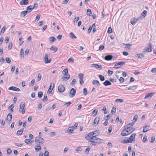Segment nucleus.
Masks as SVG:
<instances>
[{
    "mask_svg": "<svg viewBox=\"0 0 156 156\" xmlns=\"http://www.w3.org/2000/svg\"><path fill=\"white\" fill-rule=\"evenodd\" d=\"M124 129L126 130V132L128 134L133 132L135 130V128L134 127H131L130 126H126L124 127Z\"/></svg>",
    "mask_w": 156,
    "mask_h": 156,
    "instance_id": "nucleus-1",
    "label": "nucleus"
},
{
    "mask_svg": "<svg viewBox=\"0 0 156 156\" xmlns=\"http://www.w3.org/2000/svg\"><path fill=\"white\" fill-rule=\"evenodd\" d=\"M43 140L44 139L40 136L36 137L35 138V142L36 144L39 143L42 144L44 143Z\"/></svg>",
    "mask_w": 156,
    "mask_h": 156,
    "instance_id": "nucleus-2",
    "label": "nucleus"
},
{
    "mask_svg": "<svg viewBox=\"0 0 156 156\" xmlns=\"http://www.w3.org/2000/svg\"><path fill=\"white\" fill-rule=\"evenodd\" d=\"M25 104L24 102H22L20 104L19 111L20 112H22L23 114H24L25 112V109H24Z\"/></svg>",
    "mask_w": 156,
    "mask_h": 156,
    "instance_id": "nucleus-3",
    "label": "nucleus"
},
{
    "mask_svg": "<svg viewBox=\"0 0 156 156\" xmlns=\"http://www.w3.org/2000/svg\"><path fill=\"white\" fill-rule=\"evenodd\" d=\"M90 67H95V68L100 70L102 68V66L101 65H99L97 64H94L91 65Z\"/></svg>",
    "mask_w": 156,
    "mask_h": 156,
    "instance_id": "nucleus-4",
    "label": "nucleus"
},
{
    "mask_svg": "<svg viewBox=\"0 0 156 156\" xmlns=\"http://www.w3.org/2000/svg\"><path fill=\"white\" fill-rule=\"evenodd\" d=\"M76 92V90L75 89L72 88L70 92V97L72 98L74 96Z\"/></svg>",
    "mask_w": 156,
    "mask_h": 156,
    "instance_id": "nucleus-5",
    "label": "nucleus"
},
{
    "mask_svg": "<svg viewBox=\"0 0 156 156\" xmlns=\"http://www.w3.org/2000/svg\"><path fill=\"white\" fill-rule=\"evenodd\" d=\"M44 62L45 63H49L51 62V58L48 59V55L47 54H45L44 57Z\"/></svg>",
    "mask_w": 156,
    "mask_h": 156,
    "instance_id": "nucleus-6",
    "label": "nucleus"
},
{
    "mask_svg": "<svg viewBox=\"0 0 156 156\" xmlns=\"http://www.w3.org/2000/svg\"><path fill=\"white\" fill-rule=\"evenodd\" d=\"M58 90L60 92H62L65 90V87L63 85H60L58 88Z\"/></svg>",
    "mask_w": 156,
    "mask_h": 156,
    "instance_id": "nucleus-7",
    "label": "nucleus"
},
{
    "mask_svg": "<svg viewBox=\"0 0 156 156\" xmlns=\"http://www.w3.org/2000/svg\"><path fill=\"white\" fill-rule=\"evenodd\" d=\"M8 90L17 91H20V89L13 86L9 87L8 88Z\"/></svg>",
    "mask_w": 156,
    "mask_h": 156,
    "instance_id": "nucleus-8",
    "label": "nucleus"
},
{
    "mask_svg": "<svg viewBox=\"0 0 156 156\" xmlns=\"http://www.w3.org/2000/svg\"><path fill=\"white\" fill-rule=\"evenodd\" d=\"M125 62H115L114 63V64H115L114 66H122L123 65H124L125 63Z\"/></svg>",
    "mask_w": 156,
    "mask_h": 156,
    "instance_id": "nucleus-9",
    "label": "nucleus"
},
{
    "mask_svg": "<svg viewBox=\"0 0 156 156\" xmlns=\"http://www.w3.org/2000/svg\"><path fill=\"white\" fill-rule=\"evenodd\" d=\"M102 140L95 137V138L94 139V143H102Z\"/></svg>",
    "mask_w": 156,
    "mask_h": 156,
    "instance_id": "nucleus-10",
    "label": "nucleus"
},
{
    "mask_svg": "<svg viewBox=\"0 0 156 156\" xmlns=\"http://www.w3.org/2000/svg\"><path fill=\"white\" fill-rule=\"evenodd\" d=\"M28 0H22L20 2V4L21 5H26L28 3Z\"/></svg>",
    "mask_w": 156,
    "mask_h": 156,
    "instance_id": "nucleus-11",
    "label": "nucleus"
},
{
    "mask_svg": "<svg viewBox=\"0 0 156 156\" xmlns=\"http://www.w3.org/2000/svg\"><path fill=\"white\" fill-rule=\"evenodd\" d=\"M154 93H148L145 96L144 98L145 99H147V98H151L153 95V94Z\"/></svg>",
    "mask_w": 156,
    "mask_h": 156,
    "instance_id": "nucleus-12",
    "label": "nucleus"
},
{
    "mask_svg": "<svg viewBox=\"0 0 156 156\" xmlns=\"http://www.w3.org/2000/svg\"><path fill=\"white\" fill-rule=\"evenodd\" d=\"M136 136L135 133H133L132 134L129 138V140H130V142L131 143L133 141H134V139Z\"/></svg>",
    "mask_w": 156,
    "mask_h": 156,
    "instance_id": "nucleus-13",
    "label": "nucleus"
},
{
    "mask_svg": "<svg viewBox=\"0 0 156 156\" xmlns=\"http://www.w3.org/2000/svg\"><path fill=\"white\" fill-rule=\"evenodd\" d=\"M74 129V128L73 126L69 127L68 130L66 131V133H72V131H73Z\"/></svg>",
    "mask_w": 156,
    "mask_h": 156,
    "instance_id": "nucleus-14",
    "label": "nucleus"
},
{
    "mask_svg": "<svg viewBox=\"0 0 156 156\" xmlns=\"http://www.w3.org/2000/svg\"><path fill=\"white\" fill-rule=\"evenodd\" d=\"M95 136H93L92 137L88 138V137H86V138L89 140L90 142L94 143V139L95 138Z\"/></svg>",
    "mask_w": 156,
    "mask_h": 156,
    "instance_id": "nucleus-15",
    "label": "nucleus"
},
{
    "mask_svg": "<svg viewBox=\"0 0 156 156\" xmlns=\"http://www.w3.org/2000/svg\"><path fill=\"white\" fill-rule=\"evenodd\" d=\"M12 118V115L11 113H9L7 116L6 120L8 122H10Z\"/></svg>",
    "mask_w": 156,
    "mask_h": 156,
    "instance_id": "nucleus-16",
    "label": "nucleus"
},
{
    "mask_svg": "<svg viewBox=\"0 0 156 156\" xmlns=\"http://www.w3.org/2000/svg\"><path fill=\"white\" fill-rule=\"evenodd\" d=\"M149 126H143L144 129H143V132L144 133H145L148 131V130H149Z\"/></svg>",
    "mask_w": 156,
    "mask_h": 156,
    "instance_id": "nucleus-17",
    "label": "nucleus"
},
{
    "mask_svg": "<svg viewBox=\"0 0 156 156\" xmlns=\"http://www.w3.org/2000/svg\"><path fill=\"white\" fill-rule=\"evenodd\" d=\"M34 9L33 7V6L32 5H30L27 6V11H28V12H31Z\"/></svg>",
    "mask_w": 156,
    "mask_h": 156,
    "instance_id": "nucleus-18",
    "label": "nucleus"
},
{
    "mask_svg": "<svg viewBox=\"0 0 156 156\" xmlns=\"http://www.w3.org/2000/svg\"><path fill=\"white\" fill-rule=\"evenodd\" d=\"M113 56L112 55H108L105 56V58L106 60H110L112 59Z\"/></svg>",
    "mask_w": 156,
    "mask_h": 156,
    "instance_id": "nucleus-19",
    "label": "nucleus"
},
{
    "mask_svg": "<svg viewBox=\"0 0 156 156\" xmlns=\"http://www.w3.org/2000/svg\"><path fill=\"white\" fill-rule=\"evenodd\" d=\"M146 51L148 52H151L152 51V47L151 44H149L148 47L146 49Z\"/></svg>",
    "mask_w": 156,
    "mask_h": 156,
    "instance_id": "nucleus-20",
    "label": "nucleus"
},
{
    "mask_svg": "<svg viewBox=\"0 0 156 156\" xmlns=\"http://www.w3.org/2000/svg\"><path fill=\"white\" fill-rule=\"evenodd\" d=\"M103 84L105 86H108V85H111L112 83L110 82L108 80H106L105 82L103 83Z\"/></svg>",
    "mask_w": 156,
    "mask_h": 156,
    "instance_id": "nucleus-21",
    "label": "nucleus"
},
{
    "mask_svg": "<svg viewBox=\"0 0 156 156\" xmlns=\"http://www.w3.org/2000/svg\"><path fill=\"white\" fill-rule=\"evenodd\" d=\"M41 146L37 144L36 145H35L34 147V149L36 151H39L41 149Z\"/></svg>",
    "mask_w": 156,
    "mask_h": 156,
    "instance_id": "nucleus-22",
    "label": "nucleus"
},
{
    "mask_svg": "<svg viewBox=\"0 0 156 156\" xmlns=\"http://www.w3.org/2000/svg\"><path fill=\"white\" fill-rule=\"evenodd\" d=\"M92 83L94 85H100V84L99 81L96 80H94L92 81Z\"/></svg>",
    "mask_w": 156,
    "mask_h": 156,
    "instance_id": "nucleus-23",
    "label": "nucleus"
},
{
    "mask_svg": "<svg viewBox=\"0 0 156 156\" xmlns=\"http://www.w3.org/2000/svg\"><path fill=\"white\" fill-rule=\"evenodd\" d=\"M124 45H125L126 46L125 47V49L126 50H128L130 49V47L132 45V44H123Z\"/></svg>",
    "mask_w": 156,
    "mask_h": 156,
    "instance_id": "nucleus-24",
    "label": "nucleus"
},
{
    "mask_svg": "<svg viewBox=\"0 0 156 156\" xmlns=\"http://www.w3.org/2000/svg\"><path fill=\"white\" fill-rule=\"evenodd\" d=\"M95 27V24L94 23L93 24L92 26H90L88 30V33H90L91 30L92 29V28H94Z\"/></svg>",
    "mask_w": 156,
    "mask_h": 156,
    "instance_id": "nucleus-25",
    "label": "nucleus"
},
{
    "mask_svg": "<svg viewBox=\"0 0 156 156\" xmlns=\"http://www.w3.org/2000/svg\"><path fill=\"white\" fill-rule=\"evenodd\" d=\"M23 51L22 48H21L20 50V57L21 59H23L24 58L23 56Z\"/></svg>",
    "mask_w": 156,
    "mask_h": 156,
    "instance_id": "nucleus-26",
    "label": "nucleus"
},
{
    "mask_svg": "<svg viewBox=\"0 0 156 156\" xmlns=\"http://www.w3.org/2000/svg\"><path fill=\"white\" fill-rule=\"evenodd\" d=\"M129 134L128 133L126 132V130L125 129V130H124L121 133V135L123 136H125L127 135H128Z\"/></svg>",
    "mask_w": 156,
    "mask_h": 156,
    "instance_id": "nucleus-27",
    "label": "nucleus"
},
{
    "mask_svg": "<svg viewBox=\"0 0 156 156\" xmlns=\"http://www.w3.org/2000/svg\"><path fill=\"white\" fill-rule=\"evenodd\" d=\"M100 118L99 117L96 118L94 121V123L95 124H97V125L98 124L100 120Z\"/></svg>",
    "mask_w": 156,
    "mask_h": 156,
    "instance_id": "nucleus-28",
    "label": "nucleus"
},
{
    "mask_svg": "<svg viewBox=\"0 0 156 156\" xmlns=\"http://www.w3.org/2000/svg\"><path fill=\"white\" fill-rule=\"evenodd\" d=\"M69 36L72 39H74L76 38V37L72 32L69 33Z\"/></svg>",
    "mask_w": 156,
    "mask_h": 156,
    "instance_id": "nucleus-29",
    "label": "nucleus"
},
{
    "mask_svg": "<svg viewBox=\"0 0 156 156\" xmlns=\"http://www.w3.org/2000/svg\"><path fill=\"white\" fill-rule=\"evenodd\" d=\"M23 130L24 129L23 128L18 130L17 132V134L18 135H21L22 133Z\"/></svg>",
    "mask_w": 156,
    "mask_h": 156,
    "instance_id": "nucleus-30",
    "label": "nucleus"
},
{
    "mask_svg": "<svg viewBox=\"0 0 156 156\" xmlns=\"http://www.w3.org/2000/svg\"><path fill=\"white\" fill-rule=\"evenodd\" d=\"M50 49L54 51V52H56L58 50V48L56 47H53V46H51Z\"/></svg>",
    "mask_w": 156,
    "mask_h": 156,
    "instance_id": "nucleus-31",
    "label": "nucleus"
},
{
    "mask_svg": "<svg viewBox=\"0 0 156 156\" xmlns=\"http://www.w3.org/2000/svg\"><path fill=\"white\" fill-rule=\"evenodd\" d=\"M47 99L48 98L46 94H44V97L42 99V101L44 102L47 100Z\"/></svg>",
    "mask_w": 156,
    "mask_h": 156,
    "instance_id": "nucleus-32",
    "label": "nucleus"
},
{
    "mask_svg": "<svg viewBox=\"0 0 156 156\" xmlns=\"http://www.w3.org/2000/svg\"><path fill=\"white\" fill-rule=\"evenodd\" d=\"M28 12V11L26 10L22 11L21 12L20 15H21L22 16L24 17L27 14Z\"/></svg>",
    "mask_w": 156,
    "mask_h": 156,
    "instance_id": "nucleus-33",
    "label": "nucleus"
},
{
    "mask_svg": "<svg viewBox=\"0 0 156 156\" xmlns=\"http://www.w3.org/2000/svg\"><path fill=\"white\" fill-rule=\"evenodd\" d=\"M137 19L134 18L133 20L131 21L130 23L134 25L137 22Z\"/></svg>",
    "mask_w": 156,
    "mask_h": 156,
    "instance_id": "nucleus-34",
    "label": "nucleus"
},
{
    "mask_svg": "<svg viewBox=\"0 0 156 156\" xmlns=\"http://www.w3.org/2000/svg\"><path fill=\"white\" fill-rule=\"evenodd\" d=\"M68 69H65L62 71L63 74L65 75H66L68 73Z\"/></svg>",
    "mask_w": 156,
    "mask_h": 156,
    "instance_id": "nucleus-35",
    "label": "nucleus"
},
{
    "mask_svg": "<svg viewBox=\"0 0 156 156\" xmlns=\"http://www.w3.org/2000/svg\"><path fill=\"white\" fill-rule=\"evenodd\" d=\"M98 112V110L94 109L92 112V114L93 115V116H95Z\"/></svg>",
    "mask_w": 156,
    "mask_h": 156,
    "instance_id": "nucleus-36",
    "label": "nucleus"
},
{
    "mask_svg": "<svg viewBox=\"0 0 156 156\" xmlns=\"http://www.w3.org/2000/svg\"><path fill=\"white\" fill-rule=\"evenodd\" d=\"M87 15L88 16H91L92 14L91 10V9H87Z\"/></svg>",
    "mask_w": 156,
    "mask_h": 156,
    "instance_id": "nucleus-37",
    "label": "nucleus"
},
{
    "mask_svg": "<svg viewBox=\"0 0 156 156\" xmlns=\"http://www.w3.org/2000/svg\"><path fill=\"white\" fill-rule=\"evenodd\" d=\"M88 138H90L92 137V136H95V135L94 134V133H93V132H90L88 134Z\"/></svg>",
    "mask_w": 156,
    "mask_h": 156,
    "instance_id": "nucleus-38",
    "label": "nucleus"
},
{
    "mask_svg": "<svg viewBox=\"0 0 156 156\" xmlns=\"http://www.w3.org/2000/svg\"><path fill=\"white\" fill-rule=\"evenodd\" d=\"M93 133H94V134L95 135V136H96L99 134V133H100V131L99 130H97L95 131Z\"/></svg>",
    "mask_w": 156,
    "mask_h": 156,
    "instance_id": "nucleus-39",
    "label": "nucleus"
},
{
    "mask_svg": "<svg viewBox=\"0 0 156 156\" xmlns=\"http://www.w3.org/2000/svg\"><path fill=\"white\" fill-rule=\"evenodd\" d=\"M136 57L138 58H141L142 57H144V55L143 54H137Z\"/></svg>",
    "mask_w": 156,
    "mask_h": 156,
    "instance_id": "nucleus-40",
    "label": "nucleus"
},
{
    "mask_svg": "<svg viewBox=\"0 0 156 156\" xmlns=\"http://www.w3.org/2000/svg\"><path fill=\"white\" fill-rule=\"evenodd\" d=\"M49 40L52 42H54L56 40V39L53 37H49Z\"/></svg>",
    "mask_w": 156,
    "mask_h": 156,
    "instance_id": "nucleus-41",
    "label": "nucleus"
},
{
    "mask_svg": "<svg viewBox=\"0 0 156 156\" xmlns=\"http://www.w3.org/2000/svg\"><path fill=\"white\" fill-rule=\"evenodd\" d=\"M99 76L101 81H103L105 80V77L103 76L99 75Z\"/></svg>",
    "mask_w": 156,
    "mask_h": 156,
    "instance_id": "nucleus-42",
    "label": "nucleus"
},
{
    "mask_svg": "<svg viewBox=\"0 0 156 156\" xmlns=\"http://www.w3.org/2000/svg\"><path fill=\"white\" fill-rule=\"evenodd\" d=\"M42 92L41 91L39 92L38 93V96L39 98H41L42 96Z\"/></svg>",
    "mask_w": 156,
    "mask_h": 156,
    "instance_id": "nucleus-43",
    "label": "nucleus"
},
{
    "mask_svg": "<svg viewBox=\"0 0 156 156\" xmlns=\"http://www.w3.org/2000/svg\"><path fill=\"white\" fill-rule=\"evenodd\" d=\"M138 115H134V118L133 119V121L134 122H135L136 121L137 119H138Z\"/></svg>",
    "mask_w": 156,
    "mask_h": 156,
    "instance_id": "nucleus-44",
    "label": "nucleus"
},
{
    "mask_svg": "<svg viewBox=\"0 0 156 156\" xmlns=\"http://www.w3.org/2000/svg\"><path fill=\"white\" fill-rule=\"evenodd\" d=\"M83 94L86 95L87 94V90L86 88H84L83 90Z\"/></svg>",
    "mask_w": 156,
    "mask_h": 156,
    "instance_id": "nucleus-45",
    "label": "nucleus"
},
{
    "mask_svg": "<svg viewBox=\"0 0 156 156\" xmlns=\"http://www.w3.org/2000/svg\"><path fill=\"white\" fill-rule=\"evenodd\" d=\"M24 142L28 144L29 143H31V141L29 139H26L25 140Z\"/></svg>",
    "mask_w": 156,
    "mask_h": 156,
    "instance_id": "nucleus-46",
    "label": "nucleus"
},
{
    "mask_svg": "<svg viewBox=\"0 0 156 156\" xmlns=\"http://www.w3.org/2000/svg\"><path fill=\"white\" fill-rule=\"evenodd\" d=\"M78 78L80 79H82L83 78V74L82 73H80L78 75Z\"/></svg>",
    "mask_w": 156,
    "mask_h": 156,
    "instance_id": "nucleus-47",
    "label": "nucleus"
},
{
    "mask_svg": "<svg viewBox=\"0 0 156 156\" xmlns=\"http://www.w3.org/2000/svg\"><path fill=\"white\" fill-rule=\"evenodd\" d=\"M112 32V28L111 27H109L108 30V34H111Z\"/></svg>",
    "mask_w": 156,
    "mask_h": 156,
    "instance_id": "nucleus-48",
    "label": "nucleus"
},
{
    "mask_svg": "<svg viewBox=\"0 0 156 156\" xmlns=\"http://www.w3.org/2000/svg\"><path fill=\"white\" fill-rule=\"evenodd\" d=\"M147 13V11L145 10H144L143 12L142 13V15L143 16V17H144L145 16H146Z\"/></svg>",
    "mask_w": 156,
    "mask_h": 156,
    "instance_id": "nucleus-49",
    "label": "nucleus"
},
{
    "mask_svg": "<svg viewBox=\"0 0 156 156\" xmlns=\"http://www.w3.org/2000/svg\"><path fill=\"white\" fill-rule=\"evenodd\" d=\"M136 88V87L135 86H130L128 89V90H134Z\"/></svg>",
    "mask_w": 156,
    "mask_h": 156,
    "instance_id": "nucleus-50",
    "label": "nucleus"
},
{
    "mask_svg": "<svg viewBox=\"0 0 156 156\" xmlns=\"http://www.w3.org/2000/svg\"><path fill=\"white\" fill-rule=\"evenodd\" d=\"M49 155V153L47 151H45L44 153V156H48Z\"/></svg>",
    "mask_w": 156,
    "mask_h": 156,
    "instance_id": "nucleus-51",
    "label": "nucleus"
},
{
    "mask_svg": "<svg viewBox=\"0 0 156 156\" xmlns=\"http://www.w3.org/2000/svg\"><path fill=\"white\" fill-rule=\"evenodd\" d=\"M124 100L123 99L117 98L115 100V101L116 102H122Z\"/></svg>",
    "mask_w": 156,
    "mask_h": 156,
    "instance_id": "nucleus-52",
    "label": "nucleus"
},
{
    "mask_svg": "<svg viewBox=\"0 0 156 156\" xmlns=\"http://www.w3.org/2000/svg\"><path fill=\"white\" fill-rule=\"evenodd\" d=\"M5 61L8 63H10L11 62V60L9 58L6 57L5 58Z\"/></svg>",
    "mask_w": 156,
    "mask_h": 156,
    "instance_id": "nucleus-53",
    "label": "nucleus"
},
{
    "mask_svg": "<svg viewBox=\"0 0 156 156\" xmlns=\"http://www.w3.org/2000/svg\"><path fill=\"white\" fill-rule=\"evenodd\" d=\"M71 102H68L66 103H65L64 106H65V107H68L69 105L70 104Z\"/></svg>",
    "mask_w": 156,
    "mask_h": 156,
    "instance_id": "nucleus-54",
    "label": "nucleus"
},
{
    "mask_svg": "<svg viewBox=\"0 0 156 156\" xmlns=\"http://www.w3.org/2000/svg\"><path fill=\"white\" fill-rule=\"evenodd\" d=\"M51 85H52V83H51V84L50 86V87H49V88L48 89V91L50 93H51V92H52V90L53 89V88H51Z\"/></svg>",
    "mask_w": 156,
    "mask_h": 156,
    "instance_id": "nucleus-55",
    "label": "nucleus"
},
{
    "mask_svg": "<svg viewBox=\"0 0 156 156\" xmlns=\"http://www.w3.org/2000/svg\"><path fill=\"white\" fill-rule=\"evenodd\" d=\"M41 79V75L40 74H38L37 76V81H39Z\"/></svg>",
    "mask_w": 156,
    "mask_h": 156,
    "instance_id": "nucleus-56",
    "label": "nucleus"
},
{
    "mask_svg": "<svg viewBox=\"0 0 156 156\" xmlns=\"http://www.w3.org/2000/svg\"><path fill=\"white\" fill-rule=\"evenodd\" d=\"M116 111V108L113 107L111 111V112L112 114H113L115 113Z\"/></svg>",
    "mask_w": 156,
    "mask_h": 156,
    "instance_id": "nucleus-57",
    "label": "nucleus"
},
{
    "mask_svg": "<svg viewBox=\"0 0 156 156\" xmlns=\"http://www.w3.org/2000/svg\"><path fill=\"white\" fill-rule=\"evenodd\" d=\"M79 83L80 84V85H82L83 83L84 82L83 80V78L80 79Z\"/></svg>",
    "mask_w": 156,
    "mask_h": 156,
    "instance_id": "nucleus-58",
    "label": "nucleus"
},
{
    "mask_svg": "<svg viewBox=\"0 0 156 156\" xmlns=\"http://www.w3.org/2000/svg\"><path fill=\"white\" fill-rule=\"evenodd\" d=\"M105 48V47L103 45H101L99 47V50H100V51H101V50H103L104 49V48Z\"/></svg>",
    "mask_w": 156,
    "mask_h": 156,
    "instance_id": "nucleus-59",
    "label": "nucleus"
},
{
    "mask_svg": "<svg viewBox=\"0 0 156 156\" xmlns=\"http://www.w3.org/2000/svg\"><path fill=\"white\" fill-rule=\"evenodd\" d=\"M90 147H87V148L86 149L85 152L87 154H88L89 151H90Z\"/></svg>",
    "mask_w": 156,
    "mask_h": 156,
    "instance_id": "nucleus-60",
    "label": "nucleus"
},
{
    "mask_svg": "<svg viewBox=\"0 0 156 156\" xmlns=\"http://www.w3.org/2000/svg\"><path fill=\"white\" fill-rule=\"evenodd\" d=\"M74 59L72 58H69L68 60V62H74Z\"/></svg>",
    "mask_w": 156,
    "mask_h": 156,
    "instance_id": "nucleus-61",
    "label": "nucleus"
},
{
    "mask_svg": "<svg viewBox=\"0 0 156 156\" xmlns=\"http://www.w3.org/2000/svg\"><path fill=\"white\" fill-rule=\"evenodd\" d=\"M14 145L15 146H17V147H21V146L23 145V144H17V143H15L14 144Z\"/></svg>",
    "mask_w": 156,
    "mask_h": 156,
    "instance_id": "nucleus-62",
    "label": "nucleus"
},
{
    "mask_svg": "<svg viewBox=\"0 0 156 156\" xmlns=\"http://www.w3.org/2000/svg\"><path fill=\"white\" fill-rule=\"evenodd\" d=\"M49 135L51 136H53L56 135V133L54 132H51L49 133Z\"/></svg>",
    "mask_w": 156,
    "mask_h": 156,
    "instance_id": "nucleus-63",
    "label": "nucleus"
},
{
    "mask_svg": "<svg viewBox=\"0 0 156 156\" xmlns=\"http://www.w3.org/2000/svg\"><path fill=\"white\" fill-rule=\"evenodd\" d=\"M5 27H3L0 33L1 34H2V33L3 34L4 33V31L5 30Z\"/></svg>",
    "mask_w": 156,
    "mask_h": 156,
    "instance_id": "nucleus-64",
    "label": "nucleus"
}]
</instances>
